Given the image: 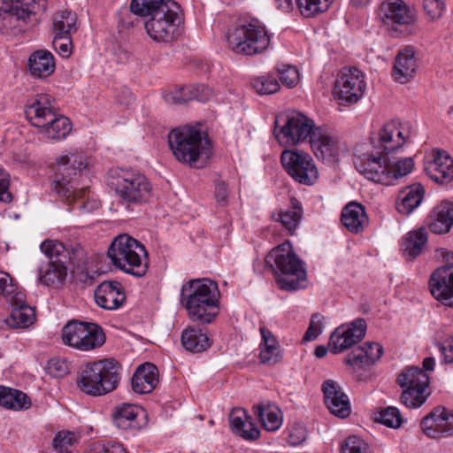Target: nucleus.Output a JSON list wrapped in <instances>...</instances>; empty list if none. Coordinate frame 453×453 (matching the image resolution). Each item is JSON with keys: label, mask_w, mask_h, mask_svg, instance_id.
Here are the masks:
<instances>
[{"label": "nucleus", "mask_w": 453, "mask_h": 453, "mask_svg": "<svg viewBox=\"0 0 453 453\" xmlns=\"http://www.w3.org/2000/svg\"><path fill=\"white\" fill-rule=\"evenodd\" d=\"M252 87L260 95H270L280 89V83L276 76L267 74L253 79Z\"/></svg>", "instance_id": "a18cd8bd"}, {"label": "nucleus", "mask_w": 453, "mask_h": 453, "mask_svg": "<svg viewBox=\"0 0 453 453\" xmlns=\"http://www.w3.org/2000/svg\"><path fill=\"white\" fill-rule=\"evenodd\" d=\"M183 16L180 6L173 0H167L166 5L156 12L144 24L149 36L156 42H171L181 34Z\"/></svg>", "instance_id": "9d476101"}, {"label": "nucleus", "mask_w": 453, "mask_h": 453, "mask_svg": "<svg viewBox=\"0 0 453 453\" xmlns=\"http://www.w3.org/2000/svg\"><path fill=\"white\" fill-rule=\"evenodd\" d=\"M219 296L217 283L206 278L190 280L180 289L181 305L188 318L198 324H210L216 319Z\"/></svg>", "instance_id": "7ed1b4c3"}, {"label": "nucleus", "mask_w": 453, "mask_h": 453, "mask_svg": "<svg viewBox=\"0 0 453 453\" xmlns=\"http://www.w3.org/2000/svg\"><path fill=\"white\" fill-rule=\"evenodd\" d=\"M9 1L2 0L0 6V30L8 29L16 27V22L21 18H18Z\"/></svg>", "instance_id": "09e8293b"}, {"label": "nucleus", "mask_w": 453, "mask_h": 453, "mask_svg": "<svg viewBox=\"0 0 453 453\" xmlns=\"http://www.w3.org/2000/svg\"><path fill=\"white\" fill-rule=\"evenodd\" d=\"M341 221L350 233L358 234L363 232L368 224V217L361 203L350 202L343 207Z\"/></svg>", "instance_id": "c756f323"}, {"label": "nucleus", "mask_w": 453, "mask_h": 453, "mask_svg": "<svg viewBox=\"0 0 453 453\" xmlns=\"http://www.w3.org/2000/svg\"><path fill=\"white\" fill-rule=\"evenodd\" d=\"M87 168V157L83 152H65L56 160L52 189L67 203H77L78 208L91 211L99 206L96 201L84 202L87 187L78 188L79 179Z\"/></svg>", "instance_id": "f03ea898"}, {"label": "nucleus", "mask_w": 453, "mask_h": 453, "mask_svg": "<svg viewBox=\"0 0 453 453\" xmlns=\"http://www.w3.org/2000/svg\"><path fill=\"white\" fill-rule=\"evenodd\" d=\"M365 332L366 322L363 319H357L347 326H338L329 339L331 351L338 354L352 348L365 337Z\"/></svg>", "instance_id": "f3484780"}, {"label": "nucleus", "mask_w": 453, "mask_h": 453, "mask_svg": "<svg viewBox=\"0 0 453 453\" xmlns=\"http://www.w3.org/2000/svg\"><path fill=\"white\" fill-rule=\"evenodd\" d=\"M409 137L402 124L391 120L372 139V150L357 147L354 154L356 169L366 179L384 185L408 175L414 167L411 157L396 160L392 154L402 148Z\"/></svg>", "instance_id": "f257e3e1"}, {"label": "nucleus", "mask_w": 453, "mask_h": 453, "mask_svg": "<svg viewBox=\"0 0 453 453\" xmlns=\"http://www.w3.org/2000/svg\"><path fill=\"white\" fill-rule=\"evenodd\" d=\"M13 306L10 317L6 319L8 326L16 328H25L31 326L35 320V310L27 305L25 301V295L18 293L12 302Z\"/></svg>", "instance_id": "bb28decb"}, {"label": "nucleus", "mask_w": 453, "mask_h": 453, "mask_svg": "<svg viewBox=\"0 0 453 453\" xmlns=\"http://www.w3.org/2000/svg\"><path fill=\"white\" fill-rule=\"evenodd\" d=\"M445 3L443 0H423V9L431 21L441 19L445 11Z\"/></svg>", "instance_id": "864d4df0"}, {"label": "nucleus", "mask_w": 453, "mask_h": 453, "mask_svg": "<svg viewBox=\"0 0 453 453\" xmlns=\"http://www.w3.org/2000/svg\"><path fill=\"white\" fill-rule=\"evenodd\" d=\"M188 88L189 89V92L192 94L190 96H192V100H196L199 102H206L208 101L211 96V90L210 88H208L204 84H190L188 85Z\"/></svg>", "instance_id": "052dcab7"}, {"label": "nucleus", "mask_w": 453, "mask_h": 453, "mask_svg": "<svg viewBox=\"0 0 453 453\" xmlns=\"http://www.w3.org/2000/svg\"><path fill=\"white\" fill-rule=\"evenodd\" d=\"M77 16L71 11H60L52 17L51 30L54 35L71 36L77 30Z\"/></svg>", "instance_id": "ea45409f"}, {"label": "nucleus", "mask_w": 453, "mask_h": 453, "mask_svg": "<svg viewBox=\"0 0 453 453\" xmlns=\"http://www.w3.org/2000/svg\"><path fill=\"white\" fill-rule=\"evenodd\" d=\"M17 287L13 283L12 278L4 272H0V296H4L7 302H12L16 295Z\"/></svg>", "instance_id": "5fc2aeb1"}, {"label": "nucleus", "mask_w": 453, "mask_h": 453, "mask_svg": "<svg viewBox=\"0 0 453 453\" xmlns=\"http://www.w3.org/2000/svg\"><path fill=\"white\" fill-rule=\"evenodd\" d=\"M88 453H127L122 445L119 443L96 442Z\"/></svg>", "instance_id": "680f3d73"}, {"label": "nucleus", "mask_w": 453, "mask_h": 453, "mask_svg": "<svg viewBox=\"0 0 453 453\" xmlns=\"http://www.w3.org/2000/svg\"><path fill=\"white\" fill-rule=\"evenodd\" d=\"M215 197L219 204H226L228 197V189L226 184L224 181L220 180L216 183Z\"/></svg>", "instance_id": "774afa93"}, {"label": "nucleus", "mask_w": 453, "mask_h": 453, "mask_svg": "<svg viewBox=\"0 0 453 453\" xmlns=\"http://www.w3.org/2000/svg\"><path fill=\"white\" fill-rule=\"evenodd\" d=\"M418 62L413 47L407 46L395 57L393 77L402 84L407 83L417 73Z\"/></svg>", "instance_id": "a878e982"}, {"label": "nucleus", "mask_w": 453, "mask_h": 453, "mask_svg": "<svg viewBox=\"0 0 453 453\" xmlns=\"http://www.w3.org/2000/svg\"><path fill=\"white\" fill-rule=\"evenodd\" d=\"M311 147L318 158L327 163L336 160L339 154V140L328 131L317 127L310 139Z\"/></svg>", "instance_id": "412c9836"}, {"label": "nucleus", "mask_w": 453, "mask_h": 453, "mask_svg": "<svg viewBox=\"0 0 453 453\" xmlns=\"http://www.w3.org/2000/svg\"><path fill=\"white\" fill-rule=\"evenodd\" d=\"M28 66L33 76L45 78L55 71L56 65L53 55L48 50H36L28 59Z\"/></svg>", "instance_id": "72a5a7b5"}, {"label": "nucleus", "mask_w": 453, "mask_h": 453, "mask_svg": "<svg viewBox=\"0 0 453 453\" xmlns=\"http://www.w3.org/2000/svg\"><path fill=\"white\" fill-rule=\"evenodd\" d=\"M376 421L391 428H398L404 421L400 411L396 407L382 409L375 418Z\"/></svg>", "instance_id": "49530a36"}, {"label": "nucleus", "mask_w": 453, "mask_h": 453, "mask_svg": "<svg viewBox=\"0 0 453 453\" xmlns=\"http://www.w3.org/2000/svg\"><path fill=\"white\" fill-rule=\"evenodd\" d=\"M278 77L281 83L288 88H294L299 81V71L296 66L281 65L277 69Z\"/></svg>", "instance_id": "8fccbe9b"}, {"label": "nucleus", "mask_w": 453, "mask_h": 453, "mask_svg": "<svg viewBox=\"0 0 453 453\" xmlns=\"http://www.w3.org/2000/svg\"><path fill=\"white\" fill-rule=\"evenodd\" d=\"M280 161L286 172L301 184L312 185L319 177L314 160L307 152L286 150L281 153Z\"/></svg>", "instance_id": "2eb2a0df"}, {"label": "nucleus", "mask_w": 453, "mask_h": 453, "mask_svg": "<svg viewBox=\"0 0 453 453\" xmlns=\"http://www.w3.org/2000/svg\"><path fill=\"white\" fill-rule=\"evenodd\" d=\"M9 174L0 169V202L10 203L12 196L9 191Z\"/></svg>", "instance_id": "0e129e2a"}, {"label": "nucleus", "mask_w": 453, "mask_h": 453, "mask_svg": "<svg viewBox=\"0 0 453 453\" xmlns=\"http://www.w3.org/2000/svg\"><path fill=\"white\" fill-rule=\"evenodd\" d=\"M380 19L387 26H410L415 23L417 14L414 9L408 6L403 0H388L380 6Z\"/></svg>", "instance_id": "6ab92c4d"}, {"label": "nucleus", "mask_w": 453, "mask_h": 453, "mask_svg": "<svg viewBox=\"0 0 453 453\" xmlns=\"http://www.w3.org/2000/svg\"><path fill=\"white\" fill-rule=\"evenodd\" d=\"M96 304L109 311L118 310L126 301V293L119 281H104L95 289Z\"/></svg>", "instance_id": "4be33fe9"}, {"label": "nucleus", "mask_w": 453, "mask_h": 453, "mask_svg": "<svg viewBox=\"0 0 453 453\" xmlns=\"http://www.w3.org/2000/svg\"><path fill=\"white\" fill-rule=\"evenodd\" d=\"M166 4L167 0H132L130 11L135 15L150 19Z\"/></svg>", "instance_id": "37998d69"}, {"label": "nucleus", "mask_w": 453, "mask_h": 453, "mask_svg": "<svg viewBox=\"0 0 453 453\" xmlns=\"http://www.w3.org/2000/svg\"><path fill=\"white\" fill-rule=\"evenodd\" d=\"M142 412V410L136 405L123 403L116 408L112 415L113 422L120 429L137 430L141 427L138 416Z\"/></svg>", "instance_id": "473e14b6"}, {"label": "nucleus", "mask_w": 453, "mask_h": 453, "mask_svg": "<svg viewBox=\"0 0 453 453\" xmlns=\"http://www.w3.org/2000/svg\"><path fill=\"white\" fill-rule=\"evenodd\" d=\"M230 427L233 433L249 441L260 437V430L255 426L252 417L243 408H234L229 415Z\"/></svg>", "instance_id": "393cba45"}, {"label": "nucleus", "mask_w": 453, "mask_h": 453, "mask_svg": "<svg viewBox=\"0 0 453 453\" xmlns=\"http://www.w3.org/2000/svg\"><path fill=\"white\" fill-rule=\"evenodd\" d=\"M0 405L9 410L20 411L28 409L31 401L22 391L0 386Z\"/></svg>", "instance_id": "58836bf2"}, {"label": "nucleus", "mask_w": 453, "mask_h": 453, "mask_svg": "<svg viewBox=\"0 0 453 453\" xmlns=\"http://www.w3.org/2000/svg\"><path fill=\"white\" fill-rule=\"evenodd\" d=\"M76 441L74 433L70 431H60L53 439L52 447L57 453H71L72 447Z\"/></svg>", "instance_id": "de8ad7c7"}, {"label": "nucleus", "mask_w": 453, "mask_h": 453, "mask_svg": "<svg viewBox=\"0 0 453 453\" xmlns=\"http://www.w3.org/2000/svg\"><path fill=\"white\" fill-rule=\"evenodd\" d=\"M265 263L272 270L280 289L296 291L303 288L302 282L306 280V271L289 242L273 248L266 255Z\"/></svg>", "instance_id": "39448f33"}, {"label": "nucleus", "mask_w": 453, "mask_h": 453, "mask_svg": "<svg viewBox=\"0 0 453 453\" xmlns=\"http://www.w3.org/2000/svg\"><path fill=\"white\" fill-rule=\"evenodd\" d=\"M322 391L325 403L332 414L342 418L350 414L349 398L334 380L325 381L322 385Z\"/></svg>", "instance_id": "5701e85b"}, {"label": "nucleus", "mask_w": 453, "mask_h": 453, "mask_svg": "<svg viewBox=\"0 0 453 453\" xmlns=\"http://www.w3.org/2000/svg\"><path fill=\"white\" fill-rule=\"evenodd\" d=\"M331 4L332 0H296L300 13L306 18L326 12Z\"/></svg>", "instance_id": "c03bdc74"}, {"label": "nucleus", "mask_w": 453, "mask_h": 453, "mask_svg": "<svg viewBox=\"0 0 453 453\" xmlns=\"http://www.w3.org/2000/svg\"><path fill=\"white\" fill-rule=\"evenodd\" d=\"M120 381V365L114 359H104L83 365L77 377L78 388L99 396L115 390Z\"/></svg>", "instance_id": "0eeeda50"}, {"label": "nucleus", "mask_w": 453, "mask_h": 453, "mask_svg": "<svg viewBox=\"0 0 453 453\" xmlns=\"http://www.w3.org/2000/svg\"><path fill=\"white\" fill-rule=\"evenodd\" d=\"M40 249L46 261L43 262L44 265L38 268L39 281L47 286L63 284L67 275V250L63 243L53 240L44 241Z\"/></svg>", "instance_id": "9b49d317"}, {"label": "nucleus", "mask_w": 453, "mask_h": 453, "mask_svg": "<svg viewBox=\"0 0 453 453\" xmlns=\"http://www.w3.org/2000/svg\"><path fill=\"white\" fill-rule=\"evenodd\" d=\"M108 257L112 264L135 277H142L148 271V253L145 247L127 234L117 236L110 245Z\"/></svg>", "instance_id": "6e6552de"}, {"label": "nucleus", "mask_w": 453, "mask_h": 453, "mask_svg": "<svg viewBox=\"0 0 453 453\" xmlns=\"http://www.w3.org/2000/svg\"><path fill=\"white\" fill-rule=\"evenodd\" d=\"M303 216V208L296 198L291 199V205L277 213L275 220L280 221L283 227L293 234L300 223Z\"/></svg>", "instance_id": "a19ab883"}, {"label": "nucleus", "mask_w": 453, "mask_h": 453, "mask_svg": "<svg viewBox=\"0 0 453 453\" xmlns=\"http://www.w3.org/2000/svg\"><path fill=\"white\" fill-rule=\"evenodd\" d=\"M307 438V430L303 424L295 423L288 428V442L291 446L302 444Z\"/></svg>", "instance_id": "6e6d98bb"}, {"label": "nucleus", "mask_w": 453, "mask_h": 453, "mask_svg": "<svg viewBox=\"0 0 453 453\" xmlns=\"http://www.w3.org/2000/svg\"><path fill=\"white\" fill-rule=\"evenodd\" d=\"M423 433L433 439L453 436V411L436 407L420 422Z\"/></svg>", "instance_id": "a211bd4d"}, {"label": "nucleus", "mask_w": 453, "mask_h": 453, "mask_svg": "<svg viewBox=\"0 0 453 453\" xmlns=\"http://www.w3.org/2000/svg\"><path fill=\"white\" fill-rule=\"evenodd\" d=\"M341 453H370L364 440L356 435L349 436L341 445Z\"/></svg>", "instance_id": "603ef678"}, {"label": "nucleus", "mask_w": 453, "mask_h": 453, "mask_svg": "<svg viewBox=\"0 0 453 453\" xmlns=\"http://www.w3.org/2000/svg\"><path fill=\"white\" fill-rule=\"evenodd\" d=\"M105 334L103 328L96 324L89 322L87 330L79 339L75 349L80 351H89L100 348L105 342Z\"/></svg>", "instance_id": "e433bc0d"}, {"label": "nucleus", "mask_w": 453, "mask_h": 453, "mask_svg": "<svg viewBox=\"0 0 453 453\" xmlns=\"http://www.w3.org/2000/svg\"><path fill=\"white\" fill-rule=\"evenodd\" d=\"M429 288L437 301L453 308V265L436 269L430 276Z\"/></svg>", "instance_id": "aec40b11"}, {"label": "nucleus", "mask_w": 453, "mask_h": 453, "mask_svg": "<svg viewBox=\"0 0 453 453\" xmlns=\"http://www.w3.org/2000/svg\"><path fill=\"white\" fill-rule=\"evenodd\" d=\"M252 411L266 431L273 432L281 426V411L274 404L261 402L253 405Z\"/></svg>", "instance_id": "7c9ffc66"}, {"label": "nucleus", "mask_w": 453, "mask_h": 453, "mask_svg": "<svg viewBox=\"0 0 453 453\" xmlns=\"http://www.w3.org/2000/svg\"><path fill=\"white\" fill-rule=\"evenodd\" d=\"M260 360L263 364L275 365L280 359L279 346L275 336L265 326H261Z\"/></svg>", "instance_id": "c9c22d12"}, {"label": "nucleus", "mask_w": 453, "mask_h": 453, "mask_svg": "<svg viewBox=\"0 0 453 453\" xmlns=\"http://www.w3.org/2000/svg\"><path fill=\"white\" fill-rule=\"evenodd\" d=\"M168 142L176 160L191 167H204L212 154L209 139L197 127L173 128L168 134Z\"/></svg>", "instance_id": "20e7f679"}, {"label": "nucleus", "mask_w": 453, "mask_h": 453, "mask_svg": "<svg viewBox=\"0 0 453 453\" xmlns=\"http://www.w3.org/2000/svg\"><path fill=\"white\" fill-rule=\"evenodd\" d=\"M425 171L434 182L448 184L453 180V158L445 151L437 150L434 159L426 165Z\"/></svg>", "instance_id": "b1692460"}, {"label": "nucleus", "mask_w": 453, "mask_h": 453, "mask_svg": "<svg viewBox=\"0 0 453 453\" xmlns=\"http://www.w3.org/2000/svg\"><path fill=\"white\" fill-rule=\"evenodd\" d=\"M364 347L369 365L379 360L383 354L382 346L377 342H365Z\"/></svg>", "instance_id": "e2e57ef3"}, {"label": "nucleus", "mask_w": 453, "mask_h": 453, "mask_svg": "<svg viewBox=\"0 0 453 453\" xmlns=\"http://www.w3.org/2000/svg\"><path fill=\"white\" fill-rule=\"evenodd\" d=\"M274 135L280 142L294 145L311 139L316 128L314 121L298 111H291L276 119Z\"/></svg>", "instance_id": "ddd939ff"}, {"label": "nucleus", "mask_w": 453, "mask_h": 453, "mask_svg": "<svg viewBox=\"0 0 453 453\" xmlns=\"http://www.w3.org/2000/svg\"><path fill=\"white\" fill-rule=\"evenodd\" d=\"M25 114L45 138L62 139L71 131L69 119L55 112L49 95L40 94L29 100L26 104Z\"/></svg>", "instance_id": "423d86ee"}, {"label": "nucleus", "mask_w": 453, "mask_h": 453, "mask_svg": "<svg viewBox=\"0 0 453 453\" xmlns=\"http://www.w3.org/2000/svg\"><path fill=\"white\" fill-rule=\"evenodd\" d=\"M226 40L228 48L234 53L253 56L268 49L271 35L262 23L253 19L229 31Z\"/></svg>", "instance_id": "1a4fd4ad"}, {"label": "nucleus", "mask_w": 453, "mask_h": 453, "mask_svg": "<svg viewBox=\"0 0 453 453\" xmlns=\"http://www.w3.org/2000/svg\"><path fill=\"white\" fill-rule=\"evenodd\" d=\"M425 189L419 183L407 187L401 191L396 203V210L403 215H410L423 201Z\"/></svg>", "instance_id": "2f4dec72"}, {"label": "nucleus", "mask_w": 453, "mask_h": 453, "mask_svg": "<svg viewBox=\"0 0 453 453\" xmlns=\"http://www.w3.org/2000/svg\"><path fill=\"white\" fill-rule=\"evenodd\" d=\"M436 345L443 356L444 363L453 364V338H448Z\"/></svg>", "instance_id": "69168bd1"}, {"label": "nucleus", "mask_w": 453, "mask_h": 453, "mask_svg": "<svg viewBox=\"0 0 453 453\" xmlns=\"http://www.w3.org/2000/svg\"><path fill=\"white\" fill-rule=\"evenodd\" d=\"M192 93L189 92L188 85L180 88H175L173 90L165 92L164 99L166 104L171 105L183 104L188 101H192Z\"/></svg>", "instance_id": "3c124183"}, {"label": "nucleus", "mask_w": 453, "mask_h": 453, "mask_svg": "<svg viewBox=\"0 0 453 453\" xmlns=\"http://www.w3.org/2000/svg\"><path fill=\"white\" fill-rule=\"evenodd\" d=\"M158 383V370L151 363L141 365L132 377V388L137 394H149Z\"/></svg>", "instance_id": "c85d7f7f"}, {"label": "nucleus", "mask_w": 453, "mask_h": 453, "mask_svg": "<svg viewBox=\"0 0 453 453\" xmlns=\"http://www.w3.org/2000/svg\"><path fill=\"white\" fill-rule=\"evenodd\" d=\"M427 225L434 234L448 233L453 225V203L445 201L435 206L429 214Z\"/></svg>", "instance_id": "cd10ccee"}, {"label": "nucleus", "mask_w": 453, "mask_h": 453, "mask_svg": "<svg viewBox=\"0 0 453 453\" xmlns=\"http://www.w3.org/2000/svg\"><path fill=\"white\" fill-rule=\"evenodd\" d=\"M364 73L356 67H345L335 81L334 95L342 105L357 104L365 95Z\"/></svg>", "instance_id": "dca6fc26"}, {"label": "nucleus", "mask_w": 453, "mask_h": 453, "mask_svg": "<svg viewBox=\"0 0 453 453\" xmlns=\"http://www.w3.org/2000/svg\"><path fill=\"white\" fill-rule=\"evenodd\" d=\"M112 185L119 197L128 204L145 203L152 196L150 182L138 172L121 171Z\"/></svg>", "instance_id": "4468645a"}, {"label": "nucleus", "mask_w": 453, "mask_h": 453, "mask_svg": "<svg viewBox=\"0 0 453 453\" xmlns=\"http://www.w3.org/2000/svg\"><path fill=\"white\" fill-rule=\"evenodd\" d=\"M53 48L63 58H68L72 53V39L66 35H54L52 41Z\"/></svg>", "instance_id": "4d7b16f0"}, {"label": "nucleus", "mask_w": 453, "mask_h": 453, "mask_svg": "<svg viewBox=\"0 0 453 453\" xmlns=\"http://www.w3.org/2000/svg\"><path fill=\"white\" fill-rule=\"evenodd\" d=\"M345 363L348 365L360 368L363 365H369L365 357L364 345L353 349L345 358Z\"/></svg>", "instance_id": "13d9d810"}, {"label": "nucleus", "mask_w": 453, "mask_h": 453, "mask_svg": "<svg viewBox=\"0 0 453 453\" xmlns=\"http://www.w3.org/2000/svg\"><path fill=\"white\" fill-rule=\"evenodd\" d=\"M48 369L50 373L55 377H62L68 372L66 363L58 359H51L49 362Z\"/></svg>", "instance_id": "338daca9"}, {"label": "nucleus", "mask_w": 453, "mask_h": 453, "mask_svg": "<svg viewBox=\"0 0 453 453\" xmlns=\"http://www.w3.org/2000/svg\"><path fill=\"white\" fill-rule=\"evenodd\" d=\"M397 383L404 388L400 401L408 408L416 409L420 407L430 395L428 390L429 377L419 367L410 366L404 368L398 375Z\"/></svg>", "instance_id": "f8f14e48"}, {"label": "nucleus", "mask_w": 453, "mask_h": 453, "mask_svg": "<svg viewBox=\"0 0 453 453\" xmlns=\"http://www.w3.org/2000/svg\"><path fill=\"white\" fill-rule=\"evenodd\" d=\"M181 344L189 352L200 353L211 347V341L202 329L188 326L182 331Z\"/></svg>", "instance_id": "f704fd0d"}, {"label": "nucleus", "mask_w": 453, "mask_h": 453, "mask_svg": "<svg viewBox=\"0 0 453 453\" xmlns=\"http://www.w3.org/2000/svg\"><path fill=\"white\" fill-rule=\"evenodd\" d=\"M322 326V316L318 313L313 314L311 319L310 326L304 334L303 340L306 342L315 340L317 336L321 334Z\"/></svg>", "instance_id": "bf43d9fd"}, {"label": "nucleus", "mask_w": 453, "mask_h": 453, "mask_svg": "<svg viewBox=\"0 0 453 453\" xmlns=\"http://www.w3.org/2000/svg\"><path fill=\"white\" fill-rule=\"evenodd\" d=\"M427 242V233L424 227L411 231L402 244L406 259L412 260L419 256Z\"/></svg>", "instance_id": "4c0bfd02"}, {"label": "nucleus", "mask_w": 453, "mask_h": 453, "mask_svg": "<svg viewBox=\"0 0 453 453\" xmlns=\"http://www.w3.org/2000/svg\"><path fill=\"white\" fill-rule=\"evenodd\" d=\"M89 322H80L77 320L69 321L62 328V341L64 344L75 349L81 334L87 330V326Z\"/></svg>", "instance_id": "79ce46f5"}]
</instances>
